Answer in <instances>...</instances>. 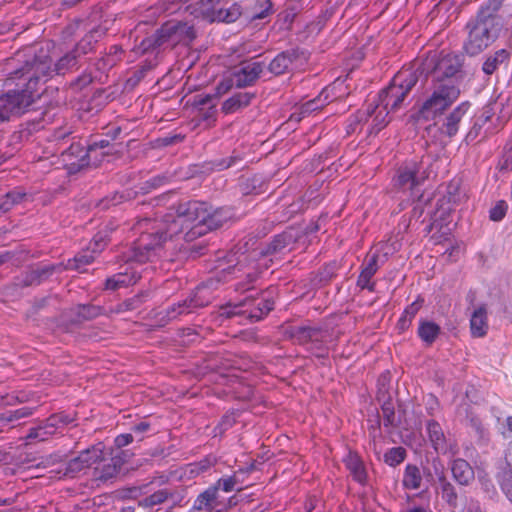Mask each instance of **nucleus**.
Instances as JSON below:
<instances>
[{"instance_id": "dca6fc26", "label": "nucleus", "mask_w": 512, "mask_h": 512, "mask_svg": "<svg viewBox=\"0 0 512 512\" xmlns=\"http://www.w3.org/2000/svg\"><path fill=\"white\" fill-rule=\"evenodd\" d=\"M390 110L383 106L378 100L374 99L368 104L365 115V121L371 126L370 133H378L390 122Z\"/></svg>"}, {"instance_id": "de8ad7c7", "label": "nucleus", "mask_w": 512, "mask_h": 512, "mask_svg": "<svg viewBox=\"0 0 512 512\" xmlns=\"http://www.w3.org/2000/svg\"><path fill=\"white\" fill-rule=\"evenodd\" d=\"M508 205L504 200L498 201L490 210V219L492 221H501L507 212Z\"/></svg>"}, {"instance_id": "ddd939ff", "label": "nucleus", "mask_w": 512, "mask_h": 512, "mask_svg": "<svg viewBox=\"0 0 512 512\" xmlns=\"http://www.w3.org/2000/svg\"><path fill=\"white\" fill-rule=\"evenodd\" d=\"M290 337L299 344L310 345V350H320L324 333L316 327L310 326H292L289 329Z\"/></svg>"}, {"instance_id": "5fc2aeb1", "label": "nucleus", "mask_w": 512, "mask_h": 512, "mask_svg": "<svg viewBox=\"0 0 512 512\" xmlns=\"http://www.w3.org/2000/svg\"><path fill=\"white\" fill-rule=\"evenodd\" d=\"M261 10L260 11H256L254 14H253V19H264L265 17H267L270 13H271V10H272V3L270 0H263V2L261 3Z\"/></svg>"}, {"instance_id": "58836bf2", "label": "nucleus", "mask_w": 512, "mask_h": 512, "mask_svg": "<svg viewBox=\"0 0 512 512\" xmlns=\"http://www.w3.org/2000/svg\"><path fill=\"white\" fill-rule=\"evenodd\" d=\"M80 456L83 457L84 465L88 468L91 465L99 462L103 458V448L101 444L93 446L89 449L80 453Z\"/></svg>"}, {"instance_id": "20e7f679", "label": "nucleus", "mask_w": 512, "mask_h": 512, "mask_svg": "<svg viewBox=\"0 0 512 512\" xmlns=\"http://www.w3.org/2000/svg\"><path fill=\"white\" fill-rule=\"evenodd\" d=\"M419 79L418 71L409 67L400 70L391 80L388 87L381 90L376 100L390 111H397L402 107L403 102L417 84Z\"/></svg>"}, {"instance_id": "603ef678", "label": "nucleus", "mask_w": 512, "mask_h": 512, "mask_svg": "<svg viewBox=\"0 0 512 512\" xmlns=\"http://www.w3.org/2000/svg\"><path fill=\"white\" fill-rule=\"evenodd\" d=\"M288 245V240L285 235H277L274 237L272 242L270 243L269 251L270 252H279L286 248Z\"/></svg>"}, {"instance_id": "f3484780", "label": "nucleus", "mask_w": 512, "mask_h": 512, "mask_svg": "<svg viewBox=\"0 0 512 512\" xmlns=\"http://www.w3.org/2000/svg\"><path fill=\"white\" fill-rule=\"evenodd\" d=\"M263 72V64L260 62H244L237 67L232 75L237 88L253 85Z\"/></svg>"}, {"instance_id": "338daca9", "label": "nucleus", "mask_w": 512, "mask_h": 512, "mask_svg": "<svg viewBox=\"0 0 512 512\" xmlns=\"http://www.w3.org/2000/svg\"><path fill=\"white\" fill-rule=\"evenodd\" d=\"M220 0H200L202 6L207 7V9L213 7L215 4L219 3Z\"/></svg>"}, {"instance_id": "37998d69", "label": "nucleus", "mask_w": 512, "mask_h": 512, "mask_svg": "<svg viewBox=\"0 0 512 512\" xmlns=\"http://www.w3.org/2000/svg\"><path fill=\"white\" fill-rule=\"evenodd\" d=\"M382 410V418L383 424L385 427H395L396 426V418H395V408L393 402L388 399L384 401L381 407Z\"/></svg>"}, {"instance_id": "f03ea898", "label": "nucleus", "mask_w": 512, "mask_h": 512, "mask_svg": "<svg viewBox=\"0 0 512 512\" xmlns=\"http://www.w3.org/2000/svg\"><path fill=\"white\" fill-rule=\"evenodd\" d=\"M500 5V0H489L480 9L476 19L467 25L469 34L464 44L467 54L478 55L496 39L499 26L496 12Z\"/></svg>"}, {"instance_id": "6e6d98bb", "label": "nucleus", "mask_w": 512, "mask_h": 512, "mask_svg": "<svg viewBox=\"0 0 512 512\" xmlns=\"http://www.w3.org/2000/svg\"><path fill=\"white\" fill-rule=\"evenodd\" d=\"M150 429V424L146 421H141L140 423L134 425L132 427V432L138 437V441L143 439V434Z\"/></svg>"}, {"instance_id": "052dcab7", "label": "nucleus", "mask_w": 512, "mask_h": 512, "mask_svg": "<svg viewBox=\"0 0 512 512\" xmlns=\"http://www.w3.org/2000/svg\"><path fill=\"white\" fill-rule=\"evenodd\" d=\"M80 314L86 318H93L99 314V309L94 306H83Z\"/></svg>"}, {"instance_id": "39448f33", "label": "nucleus", "mask_w": 512, "mask_h": 512, "mask_svg": "<svg viewBox=\"0 0 512 512\" xmlns=\"http://www.w3.org/2000/svg\"><path fill=\"white\" fill-rule=\"evenodd\" d=\"M457 84L432 82V91L422 103L418 116L424 120H434L442 115L460 96Z\"/></svg>"}, {"instance_id": "f257e3e1", "label": "nucleus", "mask_w": 512, "mask_h": 512, "mask_svg": "<svg viewBox=\"0 0 512 512\" xmlns=\"http://www.w3.org/2000/svg\"><path fill=\"white\" fill-rule=\"evenodd\" d=\"M208 215V204L200 201H188L177 206L161 220L143 218L134 229L140 236L124 256L126 262L145 263L164 256V245L168 239L188 230L190 237L199 236L197 231Z\"/></svg>"}, {"instance_id": "c85d7f7f", "label": "nucleus", "mask_w": 512, "mask_h": 512, "mask_svg": "<svg viewBox=\"0 0 512 512\" xmlns=\"http://www.w3.org/2000/svg\"><path fill=\"white\" fill-rule=\"evenodd\" d=\"M440 326L432 321L421 320L418 328V336L427 345H431L440 334Z\"/></svg>"}, {"instance_id": "2f4dec72", "label": "nucleus", "mask_w": 512, "mask_h": 512, "mask_svg": "<svg viewBox=\"0 0 512 512\" xmlns=\"http://www.w3.org/2000/svg\"><path fill=\"white\" fill-rule=\"evenodd\" d=\"M403 485L407 489L417 490L421 487L422 475L415 465H407L403 475Z\"/></svg>"}, {"instance_id": "774afa93", "label": "nucleus", "mask_w": 512, "mask_h": 512, "mask_svg": "<svg viewBox=\"0 0 512 512\" xmlns=\"http://www.w3.org/2000/svg\"><path fill=\"white\" fill-rule=\"evenodd\" d=\"M505 425H506L507 429L509 430V432L512 433V416H508L506 418Z\"/></svg>"}, {"instance_id": "cd10ccee", "label": "nucleus", "mask_w": 512, "mask_h": 512, "mask_svg": "<svg viewBox=\"0 0 512 512\" xmlns=\"http://www.w3.org/2000/svg\"><path fill=\"white\" fill-rule=\"evenodd\" d=\"M510 52L500 49L489 55L483 63L482 70L486 75H492L502 64L509 60Z\"/></svg>"}, {"instance_id": "3c124183", "label": "nucleus", "mask_w": 512, "mask_h": 512, "mask_svg": "<svg viewBox=\"0 0 512 512\" xmlns=\"http://www.w3.org/2000/svg\"><path fill=\"white\" fill-rule=\"evenodd\" d=\"M424 304V299L421 296H418L417 299L412 302L409 306H407L403 312V315L411 320L417 315L419 310L422 308Z\"/></svg>"}, {"instance_id": "6ab92c4d", "label": "nucleus", "mask_w": 512, "mask_h": 512, "mask_svg": "<svg viewBox=\"0 0 512 512\" xmlns=\"http://www.w3.org/2000/svg\"><path fill=\"white\" fill-rule=\"evenodd\" d=\"M232 217V212L227 208H218L212 210L208 205V215L205 217L204 224L200 225L197 233L204 235L207 232L223 226Z\"/></svg>"}, {"instance_id": "423d86ee", "label": "nucleus", "mask_w": 512, "mask_h": 512, "mask_svg": "<svg viewBox=\"0 0 512 512\" xmlns=\"http://www.w3.org/2000/svg\"><path fill=\"white\" fill-rule=\"evenodd\" d=\"M194 37V29L188 23L170 20L163 24L154 35L143 39L140 48L142 52H147L163 45L173 47L179 43H189Z\"/></svg>"}, {"instance_id": "e2e57ef3", "label": "nucleus", "mask_w": 512, "mask_h": 512, "mask_svg": "<svg viewBox=\"0 0 512 512\" xmlns=\"http://www.w3.org/2000/svg\"><path fill=\"white\" fill-rule=\"evenodd\" d=\"M412 323V320L405 317L403 314L402 316L399 318L398 320V323H397V328L400 332H403L405 331L406 329L409 328V326L411 325Z\"/></svg>"}, {"instance_id": "a19ab883", "label": "nucleus", "mask_w": 512, "mask_h": 512, "mask_svg": "<svg viewBox=\"0 0 512 512\" xmlns=\"http://www.w3.org/2000/svg\"><path fill=\"white\" fill-rule=\"evenodd\" d=\"M169 495L170 493L168 490L160 489L153 494L143 498L139 504L143 507H153L164 503L168 499Z\"/></svg>"}, {"instance_id": "ea45409f", "label": "nucleus", "mask_w": 512, "mask_h": 512, "mask_svg": "<svg viewBox=\"0 0 512 512\" xmlns=\"http://www.w3.org/2000/svg\"><path fill=\"white\" fill-rule=\"evenodd\" d=\"M83 457L80 455L71 459L68 464L65 465L63 469L57 470L58 474H61L59 478L62 476H74L76 473L82 471L87 468L83 463Z\"/></svg>"}, {"instance_id": "4468645a", "label": "nucleus", "mask_w": 512, "mask_h": 512, "mask_svg": "<svg viewBox=\"0 0 512 512\" xmlns=\"http://www.w3.org/2000/svg\"><path fill=\"white\" fill-rule=\"evenodd\" d=\"M193 508L197 512H226L228 505L216 488H208L197 497Z\"/></svg>"}, {"instance_id": "f704fd0d", "label": "nucleus", "mask_w": 512, "mask_h": 512, "mask_svg": "<svg viewBox=\"0 0 512 512\" xmlns=\"http://www.w3.org/2000/svg\"><path fill=\"white\" fill-rule=\"evenodd\" d=\"M328 103V95L323 90L316 98L304 102L299 107L300 114L305 117L314 111L322 109Z\"/></svg>"}, {"instance_id": "c03bdc74", "label": "nucleus", "mask_w": 512, "mask_h": 512, "mask_svg": "<svg viewBox=\"0 0 512 512\" xmlns=\"http://www.w3.org/2000/svg\"><path fill=\"white\" fill-rule=\"evenodd\" d=\"M499 169L501 171L512 170V139L507 142L502 158L499 161Z\"/></svg>"}, {"instance_id": "864d4df0", "label": "nucleus", "mask_w": 512, "mask_h": 512, "mask_svg": "<svg viewBox=\"0 0 512 512\" xmlns=\"http://www.w3.org/2000/svg\"><path fill=\"white\" fill-rule=\"evenodd\" d=\"M214 463H215L214 458H211V457L205 458L198 463L192 464L191 472L200 473V472L206 471L207 469L212 467L214 465Z\"/></svg>"}, {"instance_id": "a878e982", "label": "nucleus", "mask_w": 512, "mask_h": 512, "mask_svg": "<svg viewBox=\"0 0 512 512\" xmlns=\"http://www.w3.org/2000/svg\"><path fill=\"white\" fill-rule=\"evenodd\" d=\"M297 57L296 50H288L278 54L268 66V70L274 75L284 74Z\"/></svg>"}, {"instance_id": "7c9ffc66", "label": "nucleus", "mask_w": 512, "mask_h": 512, "mask_svg": "<svg viewBox=\"0 0 512 512\" xmlns=\"http://www.w3.org/2000/svg\"><path fill=\"white\" fill-rule=\"evenodd\" d=\"M33 414V409L29 407H21L14 411H7L0 414V432L4 431L5 428L12 422L20 420L22 418L29 417Z\"/></svg>"}, {"instance_id": "b1692460", "label": "nucleus", "mask_w": 512, "mask_h": 512, "mask_svg": "<svg viewBox=\"0 0 512 512\" xmlns=\"http://www.w3.org/2000/svg\"><path fill=\"white\" fill-rule=\"evenodd\" d=\"M208 288V284L197 287V290L193 297L184 300L178 304L179 311L177 314L190 313L193 309L198 307H204L210 302V298L205 297V292Z\"/></svg>"}, {"instance_id": "69168bd1", "label": "nucleus", "mask_w": 512, "mask_h": 512, "mask_svg": "<svg viewBox=\"0 0 512 512\" xmlns=\"http://www.w3.org/2000/svg\"><path fill=\"white\" fill-rule=\"evenodd\" d=\"M52 270H53V267H45V268L41 271V273H39V271H38V270H37V271H32L30 276H31L32 280H34L36 277H39V278H40V277L42 276V274H45V275H46V274H51V273H52Z\"/></svg>"}, {"instance_id": "473e14b6", "label": "nucleus", "mask_w": 512, "mask_h": 512, "mask_svg": "<svg viewBox=\"0 0 512 512\" xmlns=\"http://www.w3.org/2000/svg\"><path fill=\"white\" fill-rule=\"evenodd\" d=\"M439 483L442 499L451 509L455 510L458 506V495L455 487L446 479L445 476L440 477Z\"/></svg>"}, {"instance_id": "9b49d317", "label": "nucleus", "mask_w": 512, "mask_h": 512, "mask_svg": "<svg viewBox=\"0 0 512 512\" xmlns=\"http://www.w3.org/2000/svg\"><path fill=\"white\" fill-rule=\"evenodd\" d=\"M112 230L113 228L99 231L93 237L89 246L85 250L81 251L73 259L68 261L67 268L81 271L85 266L91 264L95 257L106 247L108 243V233Z\"/></svg>"}, {"instance_id": "1a4fd4ad", "label": "nucleus", "mask_w": 512, "mask_h": 512, "mask_svg": "<svg viewBox=\"0 0 512 512\" xmlns=\"http://www.w3.org/2000/svg\"><path fill=\"white\" fill-rule=\"evenodd\" d=\"M462 61L460 56L447 53L434 54L424 63V70L430 71L432 82L457 84L461 78Z\"/></svg>"}, {"instance_id": "72a5a7b5", "label": "nucleus", "mask_w": 512, "mask_h": 512, "mask_svg": "<svg viewBox=\"0 0 512 512\" xmlns=\"http://www.w3.org/2000/svg\"><path fill=\"white\" fill-rule=\"evenodd\" d=\"M103 34L104 32L101 29H94L90 31L80 40L73 51L78 55V57L80 54H87L93 49V44L96 43L98 38H100Z\"/></svg>"}, {"instance_id": "f8f14e48", "label": "nucleus", "mask_w": 512, "mask_h": 512, "mask_svg": "<svg viewBox=\"0 0 512 512\" xmlns=\"http://www.w3.org/2000/svg\"><path fill=\"white\" fill-rule=\"evenodd\" d=\"M426 431L429 441L437 453L451 454L452 456L458 454L459 447L456 439L450 434L446 435L438 422L428 421Z\"/></svg>"}, {"instance_id": "aec40b11", "label": "nucleus", "mask_w": 512, "mask_h": 512, "mask_svg": "<svg viewBox=\"0 0 512 512\" xmlns=\"http://www.w3.org/2000/svg\"><path fill=\"white\" fill-rule=\"evenodd\" d=\"M378 255L373 254L362 265V270L357 280V286L361 289H368L370 292L375 290V282L371 279L378 271Z\"/></svg>"}, {"instance_id": "bb28decb", "label": "nucleus", "mask_w": 512, "mask_h": 512, "mask_svg": "<svg viewBox=\"0 0 512 512\" xmlns=\"http://www.w3.org/2000/svg\"><path fill=\"white\" fill-rule=\"evenodd\" d=\"M346 468L349 470L353 478L359 482L364 483L366 480V471L361 458L356 454L349 452L344 459Z\"/></svg>"}, {"instance_id": "0e129e2a", "label": "nucleus", "mask_w": 512, "mask_h": 512, "mask_svg": "<svg viewBox=\"0 0 512 512\" xmlns=\"http://www.w3.org/2000/svg\"><path fill=\"white\" fill-rule=\"evenodd\" d=\"M432 465L435 470V474L438 476V479L440 480L441 476H444V466L441 464V461L439 458H433L432 459Z\"/></svg>"}, {"instance_id": "4c0bfd02", "label": "nucleus", "mask_w": 512, "mask_h": 512, "mask_svg": "<svg viewBox=\"0 0 512 512\" xmlns=\"http://www.w3.org/2000/svg\"><path fill=\"white\" fill-rule=\"evenodd\" d=\"M241 14V7L238 4H233L228 8H222L217 11L215 19L221 22L232 23L235 22Z\"/></svg>"}, {"instance_id": "79ce46f5", "label": "nucleus", "mask_w": 512, "mask_h": 512, "mask_svg": "<svg viewBox=\"0 0 512 512\" xmlns=\"http://www.w3.org/2000/svg\"><path fill=\"white\" fill-rule=\"evenodd\" d=\"M405 457H406V451L404 448L394 447V448L389 449L384 454V461L389 466L394 467V466L399 465L401 462H403Z\"/></svg>"}, {"instance_id": "0eeeda50", "label": "nucleus", "mask_w": 512, "mask_h": 512, "mask_svg": "<svg viewBox=\"0 0 512 512\" xmlns=\"http://www.w3.org/2000/svg\"><path fill=\"white\" fill-rule=\"evenodd\" d=\"M429 173L422 162L410 160L403 163L396 171L392 184L399 192L407 193L412 201H420L419 187L428 179Z\"/></svg>"}, {"instance_id": "7ed1b4c3", "label": "nucleus", "mask_w": 512, "mask_h": 512, "mask_svg": "<svg viewBox=\"0 0 512 512\" xmlns=\"http://www.w3.org/2000/svg\"><path fill=\"white\" fill-rule=\"evenodd\" d=\"M78 55L71 51L64 55L52 67V62L47 54V51L41 49L38 54L33 56L32 60L26 61L25 65L17 70L21 76L27 75L28 86L33 88L37 86L40 81L46 82L53 74H65L76 67L78 63Z\"/></svg>"}, {"instance_id": "c756f323", "label": "nucleus", "mask_w": 512, "mask_h": 512, "mask_svg": "<svg viewBox=\"0 0 512 512\" xmlns=\"http://www.w3.org/2000/svg\"><path fill=\"white\" fill-rule=\"evenodd\" d=\"M253 469V466H250L246 472H249ZM245 473L244 470H239L235 472L232 476L229 477H223L220 478L215 485L211 486L210 488H216L217 493H219V490L222 489L224 492H231L234 490L235 486L237 484L242 483L244 480L241 478V476Z\"/></svg>"}, {"instance_id": "412c9836", "label": "nucleus", "mask_w": 512, "mask_h": 512, "mask_svg": "<svg viewBox=\"0 0 512 512\" xmlns=\"http://www.w3.org/2000/svg\"><path fill=\"white\" fill-rule=\"evenodd\" d=\"M453 478L458 484L467 486L474 480V470L470 464L461 458H457L451 463Z\"/></svg>"}, {"instance_id": "6e6552de", "label": "nucleus", "mask_w": 512, "mask_h": 512, "mask_svg": "<svg viewBox=\"0 0 512 512\" xmlns=\"http://www.w3.org/2000/svg\"><path fill=\"white\" fill-rule=\"evenodd\" d=\"M17 73V70L11 74L7 79V82L22 79L26 82L25 88L20 91H8L6 94L0 97V120H8L12 116H19L26 112L28 107L34 102L37 91V86L33 88L28 86L27 75L21 76V73Z\"/></svg>"}, {"instance_id": "680f3d73", "label": "nucleus", "mask_w": 512, "mask_h": 512, "mask_svg": "<svg viewBox=\"0 0 512 512\" xmlns=\"http://www.w3.org/2000/svg\"><path fill=\"white\" fill-rule=\"evenodd\" d=\"M215 115H216V109H215V105L212 104L208 107V109L206 111H204L203 113H201V119L205 120V121H209V120H215Z\"/></svg>"}, {"instance_id": "2eb2a0df", "label": "nucleus", "mask_w": 512, "mask_h": 512, "mask_svg": "<svg viewBox=\"0 0 512 512\" xmlns=\"http://www.w3.org/2000/svg\"><path fill=\"white\" fill-rule=\"evenodd\" d=\"M64 419L59 415H52L38 426L31 428L25 437L26 444L32 442H43L50 439L57 433L60 424H64Z\"/></svg>"}, {"instance_id": "13d9d810", "label": "nucleus", "mask_w": 512, "mask_h": 512, "mask_svg": "<svg viewBox=\"0 0 512 512\" xmlns=\"http://www.w3.org/2000/svg\"><path fill=\"white\" fill-rule=\"evenodd\" d=\"M134 440V435L132 433L120 434L115 438V444L117 447L121 448L127 446Z\"/></svg>"}, {"instance_id": "a211bd4d", "label": "nucleus", "mask_w": 512, "mask_h": 512, "mask_svg": "<svg viewBox=\"0 0 512 512\" xmlns=\"http://www.w3.org/2000/svg\"><path fill=\"white\" fill-rule=\"evenodd\" d=\"M470 108L469 102H462L457 105L444 119L441 131L448 137H453L458 133L459 125Z\"/></svg>"}, {"instance_id": "5701e85b", "label": "nucleus", "mask_w": 512, "mask_h": 512, "mask_svg": "<svg viewBox=\"0 0 512 512\" xmlns=\"http://www.w3.org/2000/svg\"><path fill=\"white\" fill-rule=\"evenodd\" d=\"M140 276L134 271L119 272L107 278L105 281V289L115 291L121 288L134 285Z\"/></svg>"}, {"instance_id": "4d7b16f0", "label": "nucleus", "mask_w": 512, "mask_h": 512, "mask_svg": "<svg viewBox=\"0 0 512 512\" xmlns=\"http://www.w3.org/2000/svg\"><path fill=\"white\" fill-rule=\"evenodd\" d=\"M63 461V455H61L60 453H53L51 455H49L48 457H46L42 462L41 464L43 465V467H51L57 463H60Z\"/></svg>"}, {"instance_id": "9d476101", "label": "nucleus", "mask_w": 512, "mask_h": 512, "mask_svg": "<svg viewBox=\"0 0 512 512\" xmlns=\"http://www.w3.org/2000/svg\"><path fill=\"white\" fill-rule=\"evenodd\" d=\"M273 308L274 301L271 298L266 297L264 294L261 297H255L250 294L237 304H227L220 307L219 316L229 319L233 316L244 314L252 321H259Z\"/></svg>"}, {"instance_id": "bf43d9fd", "label": "nucleus", "mask_w": 512, "mask_h": 512, "mask_svg": "<svg viewBox=\"0 0 512 512\" xmlns=\"http://www.w3.org/2000/svg\"><path fill=\"white\" fill-rule=\"evenodd\" d=\"M463 512H482L480 503L474 499H466Z\"/></svg>"}, {"instance_id": "393cba45", "label": "nucleus", "mask_w": 512, "mask_h": 512, "mask_svg": "<svg viewBox=\"0 0 512 512\" xmlns=\"http://www.w3.org/2000/svg\"><path fill=\"white\" fill-rule=\"evenodd\" d=\"M253 98L254 94L249 92L236 93L223 102L221 110L225 114L235 113L238 110L247 107Z\"/></svg>"}, {"instance_id": "4be33fe9", "label": "nucleus", "mask_w": 512, "mask_h": 512, "mask_svg": "<svg viewBox=\"0 0 512 512\" xmlns=\"http://www.w3.org/2000/svg\"><path fill=\"white\" fill-rule=\"evenodd\" d=\"M487 310L485 306H479L471 315L470 329L473 337H484L488 332Z\"/></svg>"}, {"instance_id": "e433bc0d", "label": "nucleus", "mask_w": 512, "mask_h": 512, "mask_svg": "<svg viewBox=\"0 0 512 512\" xmlns=\"http://www.w3.org/2000/svg\"><path fill=\"white\" fill-rule=\"evenodd\" d=\"M26 197V194L19 191V190H13L8 192L1 200H0V211L1 212H8L13 208L15 204L21 203L24 198Z\"/></svg>"}, {"instance_id": "49530a36", "label": "nucleus", "mask_w": 512, "mask_h": 512, "mask_svg": "<svg viewBox=\"0 0 512 512\" xmlns=\"http://www.w3.org/2000/svg\"><path fill=\"white\" fill-rule=\"evenodd\" d=\"M141 302H142L141 295H137L133 298L127 299L124 302L118 304L117 307L115 308V312L122 313V312L135 310L136 308L139 307Z\"/></svg>"}, {"instance_id": "8fccbe9b", "label": "nucleus", "mask_w": 512, "mask_h": 512, "mask_svg": "<svg viewBox=\"0 0 512 512\" xmlns=\"http://www.w3.org/2000/svg\"><path fill=\"white\" fill-rule=\"evenodd\" d=\"M501 489L508 500L512 503V469L503 474Z\"/></svg>"}, {"instance_id": "a18cd8bd", "label": "nucleus", "mask_w": 512, "mask_h": 512, "mask_svg": "<svg viewBox=\"0 0 512 512\" xmlns=\"http://www.w3.org/2000/svg\"><path fill=\"white\" fill-rule=\"evenodd\" d=\"M119 472V466L113 459L111 463L103 465L101 470L98 472V477L101 480H108L116 476Z\"/></svg>"}, {"instance_id": "c9c22d12", "label": "nucleus", "mask_w": 512, "mask_h": 512, "mask_svg": "<svg viewBox=\"0 0 512 512\" xmlns=\"http://www.w3.org/2000/svg\"><path fill=\"white\" fill-rule=\"evenodd\" d=\"M110 142L108 140H100L95 141L88 146L86 156L89 161H92L94 165L100 160L99 157H104L109 152L104 151V149L108 148Z\"/></svg>"}, {"instance_id": "09e8293b", "label": "nucleus", "mask_w": 512, "mask_h": 512, "mask_svg": "<svg viewBox=\"0 0 512 512\" xmlns=\"http://www.w3.org/2000/svg\"><path fill=\"white\" fill-rule=\"evenodd\" d=\"M233 87H236V81H234V77L232 73L223 78L216 86V95L222 96L228 93Z\"/></svg>"}]
</instances>
